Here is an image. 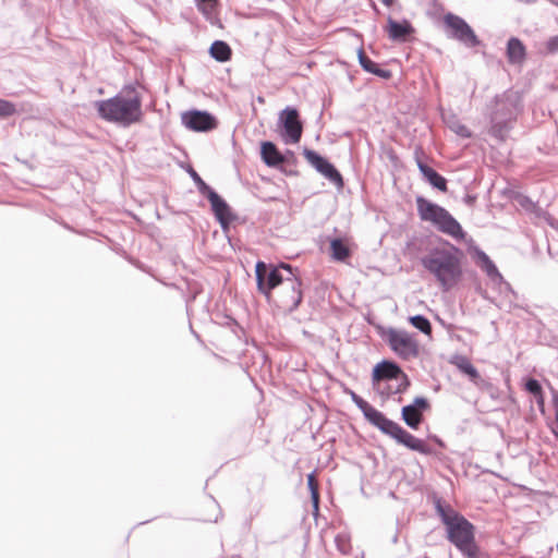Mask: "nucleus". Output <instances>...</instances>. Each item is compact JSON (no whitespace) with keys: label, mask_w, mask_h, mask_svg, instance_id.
Wrapping results in <instances>:
<instances>
[{"label":"nucleus","mask_w":558,"mask_h":558,"mask_svg":"<svg viewBox=\"0 0 558 558\" xmlns=\"http://www.w3.org/2000/svg\"><path fill=\"white\" fill-rule=\"evenodd\" d=\"M189 173L196 183L197 189L202 195L206 197L208 194H210V192L215 191L206 182H204V180L198 175V173L193 168H190Z\"/></svg>","instance_id":"29"},{"label":"nucleus","mask_w":558,"mask_h":558,"mask_svg":"<svg viewBox=\"0 0 558 558\" xmlns=\"http://www.w3.org/2000/svg\"><path fill=\"white\" fill-rule=\"evenodd\" d=\"M401 376H408L401 367L390 361H381L376 364L373 369V384L386 381H393V379L401 378Z\"/></svg>","instance_id":"16"},{"label":"nucleus","mask_w":558,"mask_h":558,"mask_svg":"<svg viewBox=\"0 0 558 558\" xmlns=\"http://www.w3.org/2000/svg\"><path fill=\"white\" fill-rule=\"evenodd\" d=\"M389 39L398 43H405L415 33L414 27L407 19L401 22L393 20L391 16L387 17V26L385 28Z\"/></svg>","instance_id":"15"},{"label":"nucleus","mask_w":558,"mask_h":558,"mask_svg":"<svg viewBox=\"0 0 558 558\" xmlns=\"http://www.w3.org/2000/svg\"><path fill=\"white\" fill-rule=\"evenodd\" d=\"M353 403L362 411L365 418L381 433L391 437L399 445L424 456L434 453L433 448L423 439L415 437L384 413L372 407L354 391H349Z\"/></svg>","instance_id":"5"},{"label":"nucleus","mask_w":558,"mask_h":558,"mask_svg":"<svg viewBox=\"0 0 558 558\" xmlns=\"http://www.w3.org/2000/svg\"><path fill=\"white\" fill-rule=\"evenodd\" d=\"M359 63L365 72L374 74L380 78L389 80L392 77V72L387 69H381L376 62L371 60L364 52L363 48L357 51Z\"/></svg>","instance_id":"20"},{"label":"nucleus","mask_w":558,"mask_h":558,"mask_svg":"<svg viewBox=\"0 0 558 558\" xmlns=\"http://www.w3.org/2000/svg\"><path fill=\"white\" fill-rule=\"evenodd\" d=\"M255 276L257 289L267 300L274 298L281 308L290 313L299 307L303 292L298 268L284 263L274 266L259 260Z\"/></svg>","instance_id":"1"},{"label":"nucleus","mask_w":558,"mask_h":558,"mask_svg":"<svg viewBox=\"0 0 558 558\" xmlns=\"http://www.w3.org/2000/svg\"><path fill=\"white\" fill-rule=\"evenodd\" d=\"M375 389L381 396L389 398L397 393H403L410 387V379L408 376H401V378L393 379V381H386L373 384Z\"/></svg>","instance_id":"17"},{"label":"nucleus","mask_w":558,"mask_h":558,"mask_svg":"<svg viewBox=\"0 0 558 558\" xmlns=\"http://www.w3.org/2000/svg\"><path fill=\"white\" fill-rule=\"evenodd\" d=\"M435 509L446 526L447 539L464 558H489L476 544L475 527L468 519L450 505H444L440 498L435 500Z\"/></svg>","instance_id":"4"},{"label":"nucleus","mask_w":558,"mask_h":558,"mask_svg":"<svg viewBox=\"0 0 558 558\" xmlns=\"http://www.w3.org/2000/svg\"><path fill=\"white\" fill-rule=\"evenodd\" d=\"M305 159L326 179L339 187L343 186V179L336 167L314 150L304 151Z\"/></svg>","instance_id":"12"},{"label":"nucleus","mask_w":558,"mask_h":558,"mask_svg":"<svg viewBox=\"0 0 558 558\" xmlns=\"http://www.w3.org/2000/svg\"><path fill=\"white\" fill-rule=\"evenodd\" d=\"M335 543H336L337 549L342 555L350 554V551H351V537H350L349 534H347V533H339V534H337L336 537H335Z\"/></svg>","instance_id":"28"},{"label":"nucleus","mask_w":558,"mask_h":558,"mask_svg":"<svg viewBox=\"0 0 558 558\" xmlns=\"http://www.w3.org/2000/svg\"><path fill=\"white\" fill-rule=\"evenodd\" d=\"M330 255L331 258L337 262H344L350 257L351 252L341 239H332L330 242Z\"/></svg>","instance_id":"24"},{"label":"nucleus","mask_w":558,"mask_h":558,"mask_svg":"<svg viewBox=\"0 0 558 558\" xmlns=\"http://www.w3.org/2000/svg\"><path fill=\"white\" fill-rule=\"evenodd\" d=\"M416 208L422 221L430 222L436 229L456 240H463L465 232L459 221L442 206L417 196Z\"/></svg>","instance_id":"7"},{"label":"nucleus","mask_w":558,"mask_h":558,"mask_svg":"<svg viewBox=\"0 0 558 558\" xmlns=\"http://www.w3.org/2000/svg\"><path fill=\"white\" fill-rule=\"evenodd\" d=\"M380 2H381L385 7H387V8H392V7H395V5H399V7H400V4H399L398 0H380Z\"/></svg>","instance_id":"35"},{"label":"nucleus","mask_w":558,"mask_h":558,"mask_svg":"<svg viewBox=\"0 0 558 558\" xmlns=\"http://www.w3.org/2000/svg\"><path fill=\"white\" fill-rule=\"evenodd\" d=\"M428 408L429 403L426 398L416 397L413 403L402 408L401 417L410 428L417 429L423 421V411Z\"/></svg>","instance_id":"13"},{"label":"nucleus","mask_w":558,"mask_h":558,"mask_svg":"<svg viewBox=\"0 0 558 558\" xmlns=\"http://www.w3.org/2000/svg\"><path fill=\"white\" fill-rule=\"evenodd\" d=\"M426 253L420 258L421 265L436 279L444 291L451 290L462 279L463 252L447 240L429 242Z\"/></svg>","instance_id":"2"},{"label":"nucleus","mask_w":558,"mask_h":558,"mask_svg":"<svg viewBox=\"0 0 558 558\" xmlns=\"http://www.w3.org/2000/svg\"><path fill=\"white\" fill-rule=\"evenodd\" d=\"M262 159L268 167H277L284 161L283 155L272 142H263L260 147Z\"/></svg>","instance_id":"22"},{"label":"nucleus","mask_w":558,"mask_h":558,"mask_svg":"<svg viewBox=\"0 0 558 558\" xmlns=\"http://www.w3.org/2000/svg\"><path fill=\"white\" fill-rule=\"evenodd\" d=\"M506 54L509 63L511 64H520L526 58V49L523 43L517 38L511 37L507 43Z\"/></svg>","instance_id":"21"},{"label":"nucleus","mask_w":558,"mask_h":558,"mask_svg":"<svg viewBox=\"0 0 558 558\" xmlns=\"http://www.w3.org/2000/svg\"><path fill=\"white\" fill-rule=\"evenodd\" d=\"M182 124L195 132H208L218 125L217 119L207 111L191 110L182 114Z\"/></svg>","instance_id":"11"},{"label":"nucleus","mask_w":558,"mask_h":558,"mask_svg":"<svg viewBox=\"0 0 558 558\" xmlns=\"http://www.w3.org/2000/svg\"><path fill=\"white\" fill-rule=\"evenodd\" d=\"M522 108L519 93L508 89L497 95L489 113V134L499 141H506Z\"/></svg>","instance_id":"6"},{"label":"nucleus","mask_w":558,"mask_h":558,"mask_svg":"<svg viewBox=\"0 0 558 558\" xmlns=\"http://www.w3.org/2000/svg\"><path fill=\"white\" fill-rule=\"evenodd\" d=\"M207 199L210 203L211 210L220 223V227L226 230L229 228L230 223L234 220L235 216L232 214L230 206L227 202L220 197L216 191L210 192L208 194Z\"/></svg>","instance_id":"14"},{"label":"nucleus","mask_w":558,"mask_h":558,"mask_svg":"<svg viewBox=\"0 0 558 558\" xmlns=\"http://www.w3.org/2000/svg\"><path fill=\"white\" fill-rule=\"evenodd\" d=\"M546 50L548 53H556L558 51V35L553 36L547 40Z\"/></svg>","instance_id":"33"},{"label":"nucleus","mask_w":558,"mask_h":558,"mask_svg":"<svg viewBox=\"0 0 558 558\" xmlns=\"http://www.w3.org/2000/svg\"><path fill=\"white\" fill-rule=\"evenodd\" d=\"M535 400H536V403L541 410V412L543 413L544 410H545V397H544V392H542L541 395H537L534 397Z\"/></svg>","instance_id":"34"},{"label":"nucleus","mask_w":558,"mask_h":558,"mask_svg":"<svg viewBox=\"0 0 558 558\" xmlns=\"http://www.w3.org/2000/svg\"><path fill=\"white\" fill-rule=\"evenodd\" d=\"M444 31L448 38L453 39L466 48H475L481 45L474 29L461 16L448 12L442 17Z\"/></svg>","instance_id":"8"},{"label":"nucleus","mask_w":558,"mask_h":558,"mask_svg":"<svg viewBox=\"0 0 558 558\" xmlns=\"http://www.w3.org/2000/svg\"><path fill=\"white\" fill-rule=\"evenodd\" d=\"M473 258L475 264L483 270L493 281H502V276L497 269L489 256L478 247L474 248Z\"/></svg>","instance_id":"18"},{"label":"nucleus","mask_w":558,"mask_h":558,"mask_svg":"<svg viewBox=\"0 0 558 558\" xmlns=\"http://www.w3.org/2000/svg\"><path fill=\"white\" fill-rule=\"evenodd\" d=\"M452 130L454 131L456 134L463 138H470L472 136V132L464 124L458 123L452 128Z\"/></svg>","instance_id":"32"},{"label":"nucleus","mask_w":558,"mask_h":558,"mask_svg":"<svg viewBox=\"0 0 558 558\" xmlns=\"http://www.w3.org/2000/svg\"><path fill=\"white\" fill-rule=\"evenodd\" d=\"M387 341L391 350L404 360L416 357L420 353L416 339L407 331L390 329Z\"/></svg>","instance_id":"9"},{"label":"nucleus","mask_w":558,"mask_h":558,"mask_svg":"<svg viewBox=\"0 0 558 558\" xmlns=\"http://www.w3.org/2000/svg\"><path fill=\"white\" fill-rule=\"evenodd\" d=\"M433 439H434V440H435V441H436L440 447H444V446H445V445H444V442H442V440H441L440 438H438V437L434 436V437H433Z\"/></svg>","instance_id":"36"},{"label":"nucleus","mask_w":558,"mask_h":558,"mask_svg":"<svg viewBox=\"0 0 558 558\" xmlns=\"http://www.w3.org/2000/svg\"><path fill=\"white\" fill-rule=\"evenodd\" d=\"M372 7H373L375 12H378V9H377V7H376V4L374 2L372 3Z\"/></svg>","instance_id":"37"},{"label":"nucleus","mask_w":558,"mask_h":558,"mask_svg":"<svg viewBox=\"0 0 558 558\" xmlns=\"http://www.w3.org/2000/svg\"><path fill=\"white\" fill-rule=\"evenodd\" d=\"M209 53L211 58L219 62L229 61L232 56L231 48L222 40H215L209 48Z\"/></svg>","instance_id":"23"},{"label":"nucleus","mask_w":558,"mask_h":558,"mask_svg":"<svg viewBox=\"0 0 558 558\" xmlns=\"http://www.w3.org/2000/svg\"><path fill=\"white\" fill-rule=\"evenodd\" d=\"M16 112V107L13 102L0 98V119L9 118Z\"/></svg>","instance_id":"30"},{"label":"nucleus","mask_w":558,"mask_h":558,"mask_svg":"<svg viewBox=\"0 0 558 558\" xmlns=\"http://www.w3.org/2000/svg\"><path fill=\"white\" fill-rule=\"evenodd\" d=\"M278 122L282 125L281 137L284 143L296 144L300 142L303 125L298 109L286 107L280 113Z\"/></svg>","instance_id":"10"},{"label":"nucleus","mask_w":558,"mask_h":558,"mask_svg":"<svg viewBox=\"0 0 558 558\" xmlns=\"http://www.w3.org/2000/svg\"><path fill=\"white\" fill-rule=\"evenodd\" d=\"M454 365L461 373L468 375L472 381H476L480 378L478 371L466 356H458Z\"/></svg>","instance_id":"25"},{"label":"nucleus","mask_w":558,"mask_h":558,"mask_svg":"<svg viewBox=\"0 0 558 558\" xmlns=\"http://www.w3.org/2000/svg\"><path fill=\"white\" fill-rule=\"evenodd\" d=\"M97 116L110 123L129 128L143 120L142 97L134 84L124 85L114 96L96 100Z\"/></svg>","instance_id":"3"},{"label":"nucleus","mask_w":558,"mask_h":558,"mask_svg":"<svg viewBox=\"0 0 558 558\" xmlns=\"http://www.w3.org/2000/svg\"><path fill=\"white\" fill-rule=\"evenodd\" d=\"M555 435H556V437L558 438V434H557V433H555Z\"/></svg>","instance_id":"38"},{"label":"nucleus","mask_w":558,"mask_h":558,"mask_svg":"<svg viewBox=\"0 0 558 558\" xmlns=\"http://www.w3.org/2000/svg\"><path fill=\"white\" fill-rule=\"evenodd\" d=\"M307 487L311 492V499L313 502L314 512L316 513L319 509V493L314 472L307 475Z\"/></svg>","instance_id":"26"},{"label":"nucleus","mask_w":558,"mask_h":558,"mask_svg":"<svg viewBox=\"0 0 558 558\" xmlns=\"http://www.w3.org/2000/svg\"><path fill=\"white\" fill-rule=\"evenodd\" d=\"M416 165L420 172L424 175L430 185L439 191H447V180L441 174L423 162L418 157H416Z\"/></svg>","instance_id":"19"},{"label":"nucleus","mask_w":558,"mask_h":558,"mask_svg":"<svg viewBox=\"0 0 558 558\" xmlns=\"http://www.w3.org/2000/svg\"><path fill=\"white\" fill-rule=\"evenodd\" d=\"M410 323H411V325L413 327H415L416 329H418L423 333L430 335V332H432V325H430L429 320L425 316H423V315L412 316V317H410Z\"/></svg>","instance_id":"27"},{"label":"nucleus","mask_w":558,"mask_h":558,"mask_svg":"<svg viewBox=\"0 0 558 558\" xmlns=\"http://www.w3.org/2000/svg\"><path fill=\"white\" fill-rule=\"evenodd\" d=\"M525 389H526V391H529L534 397L537 396V395H541L543 392V388H542L539 381L537 379H534V378H530L525 383Z\"/></svg>","instance_id":"31"}]
</instances>
